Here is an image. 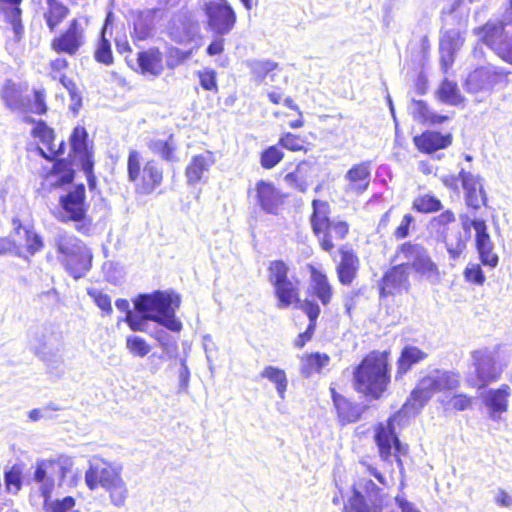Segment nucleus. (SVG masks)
<instances>
[{"label": "nucleus", "mask_w": 512, "mask_h": 512, "mask_svg": "<svg viewBox=\"0 0 512 512\" xmlns=\"http://www.w3.org/2000/svg\"><path fill=\"white\" fill-rule=\"evenodd\" d=\"M122 470L121 464L93 457L85 472V483L90 490H95L99 486L103 488L108 493L110 503L114 507L122 508L129 497V489L122 477Z\"/></svg>", "instance_id": "obj_1"}, {"label": "nucleus", "mask_w": 512, "mask_h": 512, "mask_svg": "<svg viewBox=\"0 0 512 512\" xmlns=\"http://www.w3.org/2000/svg\"><path fill=\"white\" fill-rule=\"evenodd\" d=\"M122 470L121 464L93 457L85 472V483L90 490H95L99 486L103 488L108 493L110 503L114 507L122 508L129 497V489L122 477Z\"/></svg>", "instance_id": "obj_2"}, {"label": "nucleus", "mask_w": 512, "mask_h": 512, "mask_svg": "<svg viewBox=\"0 0 512 512\" xmlns=\"http://www.w3.org/2000/svg\"><path fill=\"white\" fill-rule=\"evenodd\" d=\"M390 383L388 353L373 351L353 372V385L357 392L379 399Z\"/></svg>", "instance_id": "obj_3"}, {"label": "nucleus", "mask_w": 512, "mask_h": 512, "mask_svg": "<svg viewBox=\"0 0 512 512\" xmlns=\"http://www.w3.org/2000/svg\"><path fill=\"white\" fill-rule=\"evenodd\" d=\"M180 297L167 291H154L150 294H139L134 300L137 313H145L146 318L154 321L172 332H180L182 323L176 317L180 307Z\"/></svg>", "instance_id": "obj_4"}, {"label": "nucleus", "mask_w": 512, "mask_h": 512, "mask_svg": "<svg viewBox=\"0 0 512 512\" xmlns=\"http://www.w3.org/2000/svg\"><path fill=\"white\" fill-rule=\"evenodd\" d=\"M459 385L460 375L458 373L435 369L418 381L410 398L404 404V408H411L414 412H419L434 394L455 390Z\"/></svg>", "instance_id": "obj_5"}, {"label": "nucleus", "mask_w": 512, "mask_h": 512, "mask_svg": "<svg viewBox=\"0 0 512 512\" xmlns=\"http://www.w3.org/2000/svg\"><path fill=\"white\" fill-rule=\"evenodd\" d=\"M141 154L137 150H130L127 159L128 180L135 184L137 193L150 194L163 180V170L155 160H148L141 166Z\"/></svg>", "instance_id": "obj_6"}, {"label": "nucleus", "mask_w": 512, "mask_h": 512, "mask_svg": "<svg viewBox=\"0 0 512 512\" xmlns=\"http://www.w3.org/2000/svg\"><path fill=\"white\" fill-rule=\"evenodd\" d=\"M289 270L282 260L271 261L268 266V279L274 288L279 309L300 303L298 283L288 277Z\"/></svg>", "instance_id": "obj_7"}, {"label": "nucleus", "mask_w": 512, "mask_h": 512, "mask_svg": "<svg viewBox=\"0 0 512 512\" xmlns=\"http://www.w3.org/2000/svg\"><path fill=\"white\" fill-rule=\"evenodd\" d=\"M396 257L406 260L405 265L411 267L431 284H438L441 280L440 271L431 259L428 250L418 244L405 242L400 245Z\"/></svg>", "instance_id": "obj_8"}, {"label": "nucleus", "mask_w": 512, "mask_h": 512, "mask_svg": "<svg viewBox=\"0 0 512 512\" xmlns=\"http://www.w3.org/2000/svg\"><path fill=\"white\" fill-rule=\"evenodd\" d=\"M508 74L509 72L504 68L492 64L478 67L467 76L466 91L473 94H490L496 87L507 86Z\"/></svg>", "instance_id": "obj_9"}, {"label": "nucleus", "mask_w": 512, "mask_h": 512, "mask_svg": "<svg viewBox=\"0 0 512 512\" xmlns=\"http://www.w3.org/2000/svg\"><path fill=\"white\" fill-rule=\"evenodd\" d=\"M209 28L217 36L230 33L236 24V13L227 0H209L204 4Z\"/></svg>", "instance_id": "obj_10"}, {"label": "nucleus", "mask_w": 512, "mask_h": 512, "mask_svg": "<svg viewBox=\"0 0 512 512\" xmlns=\"http://www.w3.org/2000/svg\"><path fill=\"white\" fill-rule=\"evenodd\" d=\"M471 357L476 375V380H468L471 386L482 389L500 378L502 367L496 363L492 351L486 348L475 350Z\"/></svg>", "instance_id": "obj_11"}, {"label": "nucleus", "mask_w": 512, "mask_h": 512, "mask_svg": "<svg viewBox=\"0 0 512 512\" xmlns=\"http://www.w3.org/2000/svg\"><path fill=\"white\" fill-rule=\"evenodd\" d=\"M85 19L71 20L67 30L51 42V48L57 53L74 55L85 42Z\"/></svg>", "instance_id": "obj_12"}, {"label": "nucleus", "mask_w": 512, "mask_h": 512, "mask_svg": "<svg viewBox=\"0 0 512 512\" xmlns=\"http://www.w3.org/2000/svg\"><path fill=\"white\" fill-rule=\"evenodd\" d=\"M313 213L311 215V226L313 233L318 238L321 248L326 252H331L335 245L331 242V234L329 232L330 206L326 201L313 200Z\"/></svg>", "instance_id": "obj_13"}, {"label": "nucleus", "mask_w": 512, "mask_h": 512, "mask_svg": "<svg viewBox=\"0 0 512 512\" xmlns=\"http://www.w3.org/2000/svg\"><path fill=\"white\" fill-rule=\"evenodd\" d=\"M85 186L77 185L72 191L60 197L59 203L62 208L60 220L63 222H82L86 218L85 208Z\"/></svg>", "instance_id": "obj_14"}, {"label": "nucleus", "mask_w": 512, "mask_h": 512, "mask_svg": "<svg viewBox=\"0 0 512 512\" xmlns=\"http://www.w3.org/2000/svg\"><path fill=\"white\" fill-rule=\"evenodd\" d=\"M257 205L267 214L277 215L284 203V196L271 182L260 180L255 185Z\"/></svg>", "instance_id": "obj_15"}, {"label": "nucleus", "mask_w": 512, "mask_h": 512, "mask_svg": "<svg viewBox=\"0 0 512 512\" xmlns=\"http://www.w3.org/2000/svg\"><path fill=\"white\" fill-rule=\"evenodd\" d=\"M509 25L512 24L504 18L491 19L484 25L475 28L473 32L483 44L494 52L500 43L508 37L506 26Z\"/></svg>", "instance_id": "obj_16"}, {"label": "nucleus", "mask_w": 512, "mask_h": 512, "mask_svg": "<svg viewBox=\"0 0 512 512\" xmlns=\"http://www.w3.org/2000/svg\"><path fill=\"white\" fill-rule=\"evenodd\" d=\"M459 178L462 187L465 191V201L468 207L475 210L480 209L482 205H486L487 197L483 189L482 179L479 175H474L471 172L461 168L459 171Z\"/></svg>", "instance_id": "obj_17"}, {"label": "nucleus", "mask_w": 512, "mask_h": 512, "mask_svg": "<svg viewBox=\"0 0 512 512\" xmlns=\"http://www.w3.org/2000/svg\"><path fill=\"white\" fill-rule=\"evenodd\" d=\"M409 273L407 266L402 263L390 268L382 277L380 295L388 296L402 293L409 289Z\"/></svg>", "instance_id": "obj_18"}, {"label": "nucleus", "mask_w": 512, "mask_h": 512, "mask_svg": "<svg viewBox=\"0 0 512 512\" xmlns=\"http://www.w3.org/2000/svg\"><path fill=\"white\" fill-rule=\"evenodd\" d=\"M347 182L345 192L347 194L360 195L364 193L370 184L371 166L370 162H361L353 165L344 175Z\"/></svg>", "instance_id": "obj_19"}, {"label": "nucleus", "mask_w": 512, "mask_h": 512, "mask_svg": "<svg viewBox=\"0 0 512 512\" xmlns=\"http://www.w3.org/2000/svg\"><path fill=\"white\" fill-rule=\"evenodd\" d=\"M216 160L211 151H205L191 158L185 169V176L188 185H196L204 181L206 174L215 164Z\"/></svg>", "instance_id": "obj_20"}, {"label": "nucleus", "mask_w": 512, "mask_h": 512, "mask_svg": "<svg viewBox=\"0 0 512 512\" xmlns=\"http://www.w3.org/2000/svg\"><path fill=\"white\" fill-rule=\"evenodd\" d=\"M511 389L508 385H501L498 389H489L482 395V401L489 410V416L493 421H499L501 414L507 411L508 397Z\"/></svg>", "instance_id": "obj_21"}, {"label": "nucleus", "mask_w": 512, "mask_h": 512, "mask_svg": "<svg viewBox=\"0 0 512 512\" xmlns=\"http://www.w3.org/2000/svg\"><path fill=\"white\" fill-rule=\"evenodd\" d=\"M12 223L13 232L10 235V239H17L22 243L17 245L16 249L25 247L31 255H34L43 248L42 237L33 227L23 225L19 219H13Z\"/></svg>", "instance_id": "obj_22"}, {"label": "nucleus", "mask_w": 512, "mask_h": 512, "mask_svg": "<svg viewBox=\"0 0 512 512\" xmlns=\"http://www.w3.org/2000/svg\"><path fill=\"white\" fill-rule=\"evenodd\" d=\"M53 465L50 460L41 459L36 462L34 467L32 481L37 486L43 501L52 496L55 487Z\"/></svg>", "instance_id": "obj_23"}, {"label": "nucleus", "mask_w": 512, "mask_h": 512, "mask_svg": "<svg viewBox=\"0 0 512 512\" xmlns=\"http://www.w3.org/2000/svg\"><path fill=\"white\" fill-rule=\"evenodd\" d=\"M375 441L379 448L380 456L387 461L392 455V449L400 451L401 443L396 436L393 419H389L387 424H379L376 428Z\"/></svg>", "instance_id": "obj_24"}, {"label": "nucleus", "mask_w": 512, "mask_h": 512, "mask_svg": "<svg viewBox=\"0 0 512 512\" xmlns=\"http://www.w3.org/2000/svg\"><path fill=\"white\" fill-rule=\"evenodd\" d=\"M310 280L308 285L309 295L317 298L322 305L326 306L331 302L333 288L330 285L326 274L313 265H309Z\"/></svg>", "instance_id": "obj_25"}, {"label": "nucleus", "mask_w": 512, "mask_h": 512, "mask_svg": "<svg viewBox=\"0 0 512 512\" xmlns=\"http://www.w3.org/2000/svg\"><path fill=\"white\" fill-rule=\"evenodd\" d=\"M92 257L90 249L84 246L79 249L78 252H74L73 255L68 256L60 263L64 266L66 271L77 280L84 277L91 269Z\"/></svg>", "instance_id": "obj_26"}, {"label": "nucleus", "mask_w": 512, "mask_h": 512, "mask_svg": "<svg viewBox=\"0 0 512 512\" xmlns=\"http://www.w3.org/2000/svg\"><path fill=\"white\" fill-rule=\"evenodd\" d=\"M415 146L424 153H433L439 149H445L452 143L451 134H441L437 131H425L421 135L415 136Z\"/></svg>", "instance_id": "obj_27"}, {"label": "nucleus", "mask_w": 512, "mask_h": 512, "mask_svg": "<svg viewBox=\"0 0 512 512\" xmlns=\"http://www.w3.org/2000/svg\"><path fill=\"white\" fill-rule=\"evenodd\" d=\"M50 336V330L44 326L33 327L29 330L30 349L45 362H48L52 356Z\"/></svg>", "instance_id": "obj_28"}, {"label": "nucleus", "mask_w": 512, "mask_h": 512, "mask_svg": "<svg viewBox=\"0 0 512 512\" xmlns=\"http://www.w3.org/2000/svg\"><path fill=\"white\" fill-rule=\"evenodd\" d=\"M464 38L459 30L451 29L446 31L440 39L441 62L445 70L454 61V54L461 48Z\"/></svg>", "instance_id": "obj_29"}, {"label": "nucleus", "mask_w": 512, "mask_h": 512, "mask_svg": "<svg viewBox=\"0 0 512 512\" xmlns=\"http://www.w3.org/2000/svg\"><path fill=\"white\" fill-rule=\"evenodd\" d=\"M332 394L338 418L342 425L353 423L360 419L365 410L364 406L350 402L345 397L337 394L334 389H332Z\"/></svg>", "instance_id": "obj_30"}, {"label": "nucleus", "mask_w": 512, "mask_h": 512, "mask_svg": "<svg viewBox=\"0 0 512 512\" xmlns=\"http://www.w3.org/2000/svg\"><path fill=\"white\" fill-rule=\"evenodd\" d=\"M22 0H0V9L5 16V20L11 25L15 41H19L24 34L20 5Z\"/></svg>", "instance_id": "obj_31"}, {"label": "nucleus", "mask_w": 512, "mask_h": 512, "mask_svg": "<svg viewBox=\"0 0 512 512\" xmlns=\"http://www.w3.org/2000/svg\"><path fill=\"white\" fill-rule=\"evenodd\" d=\"M137 60L143 74L159 76L164 70L162 54L158 49L139 52Z\"/></svg>", "instance_id": "obj_32"}, {"label": "nucleus", "mask_w": 512, "mask_h": 512, "mask_svg": "<svg viewBox=\"0 0 512 512\" xmlns=\"http://www.w3.org/2000/svg\"><path fill=\"white\" fill-rule=\"evenodd\" d=\"M359 260L352 251H341V260L337 266L338 279L341 284L349 285L356 277Z\"/></svg>", "instance_id": "obj_33"}, {"label": "nucleus", "mask_w": 512, "mask_h": 512, "mask_svg": "<svg viewBox=\"0 0 512 512\" xmlns=\"http://www.w3.org/2000/svg\"><path fill=\"white\" fill-rule=\"evenodd\" d=\"M54 243L58 253V260L60 262L86 246L80 239L74 235L66 233L65 231H59L56 234L54 237Z\"/></svg>", "instance_id": "obj_34"}, {"label": "nucleus", "mask_w": 512, "mask_h": 512, "mask_svg": "<svg viewBox=\"0 0 512 512\" xmlns=\"http://www.w3.org/2000/svg\"><path fill=\"white\" fill-rule=\"evenodd\" d=\"M46 6L44 19L50 31H54L68 16L69 8L60 0H46Z\"/></svg>", "instance_id": "obj_35"}, {"label": "nucleus", "mask_w": 512, "mask_h": 512, "mask_svg": "<svg viewBox=\"0 0 512 512\" xmlns=\"http://www.w3.org/2000/svg\"><path fill=\"white\" fill-rule=\"evenodd\" d=\"M1 99L5 106L12 111H23L26 105L21 90L17 84L11 80L6 81L1 93Z\"/></svg>", "instance_id": "obj_36"}, {"label": "nucleus", "mask_w": 512, "mask_h": 512, "mask_svg": "<svg viewBox=\"0 0 512 512\" xmlns=\"http://www.w3.org/2000/svg\"><path fill=\"white\" fill-rule=\"evenodd\" d=\"M87 137V131L82 126L75 127L70 137L71 148L79 163L92 160V154L88 150Z\"/></svg>", "instance_id": "obj_37"}, {"label": "nucleus", "mask_w": 512, "mask_h": 512, "mask_svg": "<svg viewBox=\"0 0 512 512\" xmlns=\"http://www.w3.org/2000/svg\"><path fill=\"white\" fill-rule=\"evenodd\" d=\"M33 135L34 137L36 138H39L40 141L47 146L48 148V151L50 153V155H46L45 152L43 151V149H39L40 152H41V155L46 158V159H52L54 157H56L57 155H59L60 153H62L60 151V148L59 149H55L54 145H53V141H54V132L51 128H49L45 122L43 121H38L35 125V127L33 128Z\"/></svg>", "instance_id": "obj_38"}, {"label": "nucleus", "mask_w": 512, "mask_h": 512, "mask_svg": "<svg viewBox=\"0 0 512 512\" xmlns=\"http://www.w3.org/2000/svg\"><path fill=\"white\" fill-rule=\"evenodd\" d=\"M148 148L152 153L159 155L167 162H176L175 156L176 144L173 140V135H169L166 140L152 139L148 142Z\"/></svg>", "instance_id": "obj_39"}, {"label": "nucleus", "mask_w": 512, "mask_h": 512, "mask_svg": "<svg viewBox=\"0 0 512 512\" xmlns=\"http://www.w3.org/2000/svg\"><path fill=\"white\" fill-rule=\"evenodd\" d=\"M262 378L269 380L275 385L278 396L285 399V393L288 387V379L283 369L275 366H266L260 373Z\"/></svg>", "instance_id": "obj_40"}, {"label": "nucleus", "mask_w": 512, "mask_h": 512, "mask_svg": "<svg viewBox=\"0 0 512 512\" xmlns=\"http://www.w3.org/2000/svg\"><path fill=\"white\" fill-rule=\"evenodd\" d=\"M330 362L327 354L319 352L311 353L302 358L301 373L304 377H310L313 373H319Z\"/></svg>", "instance_id": "obj_41"}, {"label": "nucleus", "mask_w": 512, "mask_h": 512, "mask_svg": "<svg viewBox=\"0 0 512 512\" xmlns=\"http://www.w3.org/2000/svg\"><path fill=\"white\" fill-rule=\"evenodd\" d=\"M426 353L415 346H406L398 359V374H404L410 368L426 358Z\"/></svg>", "instance_id": "obj_42"}, {"label": "nucleus", "mask_w": 512, "mask_h": 512, "mask_svg": "<svg viewBox=\"0 0 512 512\" xmlns=\"http://www.w3.org/2000/svg\"><path fill=\"white\" fill-rule=\"evenodd\" d=\"M76 501L72 496L49 498L43 501L44 512H79L75 509Z\"/></svg>", "instance_id": "obj_43"}, {"label": "nucleus", "mask_w": 512, "mask_h": 512, "mask_svg": "<svg viewBox=\"0 0 512 512\" xmlns=\"http://www.w3.org/2000/svg\"><path fill=\"white\" fill-rule=\"evenodd\" d=\"M437 93L439 99L449 105L456 106L463 100L457 84L448 79L441 83Z\"/></svg>", "instance_id": "obj_44"}, {"label": "nucleus", "mask_w": 512, "mask_h": 512, "mask_svg": "<svg viewBox=\"0 0 512 512\" xmlns=\"http://www.w3.org/2000/svg\"><path fill=\"white\" fill-rule=\"evenodd\" d=\"M254 80L260 84L265 78L278 68V64L270 60H251L247 62Z\"/></svg>", "instance_id": "obj_45"}, {"label": "nucleus", "mask_w": 512, "mask_h": 512, "mask_svg": "<svg viewBox=\"0 0 512 512\" xmlns=\"http://www.w3.org/2000/svg\"><path fill=\"white\" fill-rule=\"evenodd\" d=\"M373 507L370 506L361 491L354 489L352 497L348 503L344 506V512H380V508L373 503Z\"/></svg>", "instance_id": "obj_46"}, {"label": "nucleus", "mask_w": 512, "mask_h": 512, "mask_svg": "<svg viewBox=\"0 0 512 512\" xmlns=\"http://www.w3.org/2000/svg\"><path fill=\"white\" fill-rule=\"evenodd\" d=\"M472 227L475 230V242L476 246L491 241L490 235L487 231V225L483 219L474 218L469 220L466 218L463 220V228L468 231Z\"/></svg>", "instance_id": "obj_47"}, {"label": "nucleus", "mask_w": 512, "mask_h": 512, "mask_svg": "<svg viewBox=\"0 0 512 512\" xmlns=\"http://www.w3.org/2000/svg\"><path fill=\"white\" fill-rule=\"evenodd\" d=\"M413 209L421 213H433L442 209V203L435 196L425 194L414 199Z\"/></svg>", "instance_id": "obj_48"}, {"label": "nucleus", "mask_w": 512, "mask_h": 512, "mask_svg": "<svg viewBox=\"0 0 512 512\" xmlns=\"http://www.w3.org/2000/svg\"><path fill=\"white\" fill-rule=\"evenodd\" d=\"M444 243L450 258L453 260L459 258L466 249V242L462 239L460 231H457L454 235L445 236Z\"/></svg>", "instance_id": "obj_49"}, {"label": "nucleus", "mask_w": 512, "mask_h": 512, "mask_svg": "<svg viewBox=\"0 0 512 512\" xmlns=\"http://www.w3.org/2000/svg\"><path fill=\"white\" fill-rule=\"evenodd\" d=\"M308 164L306 162H301L297 165L295 171L288 173L285 175V182L291 186L295 187L301 192H305L307 188L305 177L302 175V172L306 169Z\"/></svg>", "instance_id": "obj_50"}, {"label": "nucleus", "mask_w": 512, "mask_h": 512, "mask_svg": "<svg viewBox=\"0 0 512 512\" xmlns=\"http://www.w3.org/2000/svg\"><path fill=\"white\" fill-rule=\"evenodd\" d=\"M53 465V473L59 477L61 482L65 481L68 474L72 472L74 462L71 457L60 456L57 459H49Z\"/></svg>", "instance_id": "obj_51"}, {"label": "nucleus", "mask_w": 512, "mask_h": 512, "mask_svg": "<svg viewBox=\"0 0 512 512\" xmlns=\"http://www.w3.org/2000/svg\"><path fill=\"white\" fill-rule=\"evenodd\" d=\"M126 348L137 357H145L151 350L149 344L143 338L135 335L126 338Z\"/></svg>", "instance_id": "obj_52"}, {"label": "nucleus", "mask_w": 512, "mask_h": 512, "mask_svg": "<svg viewBox=\"0 0 512 512\" xmlns=\"http://www.w3.org/2000/svg\"><path fill=\"white\" fill-rule=\"evenodd\" d=\"M284 157L283 152L277 146H270L261 154L260 163L265 169H272Z\"/></svg>", "instance_id": "obj_53"}, {"label": "nucleus", "mask_w": 512, "mask_h": 512, "mask_svg": "<svg viewBox=\"0 0 512 512\" xmlns=\"http://www.w3.org/2000/svg\"><path fill=\"white\" fill-rule=\"evenodd\" d=\"M197 76L201 87L206 91L218 92L217 73L211 68H204L197 71Z\"/></svg>", "instance_id": "obj_54"}, {"label": "nucleus", "mask_w": 512, "mask_h": 512, "mask_svg": "<svg viewBox=\"0 0 512 512\" xmlns=\"http://www.w3.org/2000/svg\"><path fill=\"white\" fill-rule=\"evenodd\" d=\"M53 176L56 177L55 185L69 184L74 179V171L63 161H58L53 167Z\"/></svg>", "instance_id": "obj_55"}, {"label": "nucleus", "mask_w": 512, "mask_h": 512, "mask_svg": "<svg viewBox=\"0 0 512 512\" xmlns=\"http://www.w3.org/2000/svg\"><path fill=\"white\" fill-rule=\"evenodd\" d=\"M477 251L480 256V260L483 265L489 266L491 268H494L498 264V256L496 253L493 252L494 245L492 241H489L487 243L480 244L476 246Z\"/></svg>", "instance_id": "obj_56"}, {"label": "nucleus", "mask_w": 512, "mask_h": 512, "mask_svg": "<svg viewBox=\"0 0 512 512\" xmlns=\"http://www.w3.org/2000/svg\"><path fill=\"white\" fill-rule=\"evenodd\" d=\"M151 335L155 340H157L164 353L171 357V354L174 353L177 349L176 343L173 341L172 336L166 330L161 328L155 330V332Z\"/></svg>", "instance_id": "obj_57"}, {"label": "nucleus", "mask_w": 512, "mask_h": 512, "mask_svg": "<svg viewBox=\"0 0 512 512\" xmlns=\"http://www.w3.org/2000/svg\"><path fill=\"white\" fill-rule=\"evenodd\" d=\"M95 59L105 65H110L113 62L110 42L103 35L97 45Z\"/></svg>", "instance_id": "obj_58"}, {"label": "nucleus", "mask_w": 512, "mask_h": 512, "mask_svg": "<svg viewBox=\"0 0 512 512\" xmlns=\"http://www.w3.org/2000/svg\"><path fill=\"white\" fill-rule=\"evenodd\" d=\"M21 469L17 466H13L10 470L5 471V483L6 488L11 493H17L22 485L21 480Z\"/></svg>", "instance_id": "obj_59"}, {"label": "nucleus", "mask_w": 512, "mask_h": 512, "mask_svg": "<svg viewBox=\"0 0 512 512\" xmlns=\"http://www.w3.org/2000/svg\"><path fill=\"white\" fill-rule=\"evenodd\" d=\"M128 313L125 315L124 321L128 324L129 328L134 332H147L148 321L150 318L145 317V313Z\"/></svg>", "instance_id": "obj_60"}, {"label": "nucleus", "mask_w": 512, "mask_h": 512, "mask_svg": "<svg viewBox=\"0 0 512 512\" xmlns=\"http://www.w3.org/2000/svg\"><path fill=\"white\" fill-rule=\"evenodd\" d=\"M279 145L294 152L304 150V140L292 133L284 134L279 140Z\"/></svg>", "instance_id": "obj_61"}, {"label": "nucleus", "mask_w": 512, "mask_h": 512, "mask_svg": "<svg viewBox=\"0 0 512 512\" xmlns=\"http://www.w3.org/2000/svg\"><path fill=\"white\" fill-rule=\"evenodd\" d=\"M329 232L331 234L332 243L333 238L343 240L349 232V225L345 221L331 220V222L329 223Z\"/></svg>", "instance_id": "obj_62"}, {"label": "nucleus", "mask_w": 512, "mask_h": 512, "mask_svg": "<svg viewBox=\"0 0 512 512\" xmlns=\"http://www.w3.org/2000/svg\"><path fill=\"white\" fill-rule=\"evenodd\" d=\"M464 275L467 281L477 285H482L485 281V276L479 264H469L464 271Z\"/></svg>", "instance_id": "obj_63"}, {"label": "nucleus", "mask_w": 512, "mask_h": 512, "mask_svg": "<svg viewBox=\"0 0 512 512\" xmlns=\"http://www.w3.org/2000/svg\"><path fill=\"white\" fill-rule=\"evenodd\" d=\"M494 53L503 61L512 65V35L509 34L508 37L496 48Z\"/></svg>", "instance_id": "obj_64"}]
</instances>
